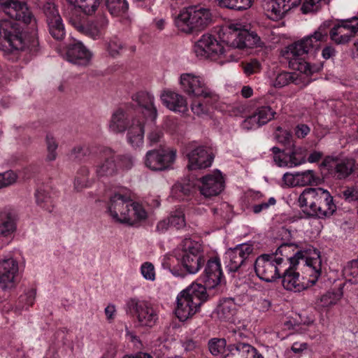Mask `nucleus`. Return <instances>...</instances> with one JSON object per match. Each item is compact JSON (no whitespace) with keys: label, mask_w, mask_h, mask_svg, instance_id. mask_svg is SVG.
<instances>
[{"label":"nucleus","mask_w":358,"mask_h":358,"mask_svg":"<svg viewBox=\"0 0 358 358\" xmlns=\"http://www.w3.org/2000/svg\"><path fill=\"white\" fill-rule=\"evenodd\" d=\"M4 13L10 18L0 21V51L9 59L24 53L27 59L37 56L40 44L34 29L36 20L24 0H0Z\"/></svg>","instance_id":"f257e3e1"},{"label":"nucleus","mask_w":358,"mask_h":358,"mask_svg":"<svg viewBox=\"0 0 358 358\" xmlns=\"http://www.w3.org/2000/svg\"><path fill=\"white\" fill-rule=\"evenodd\" d=\"M133 103L119 108L112 115L109 124L110 131L122 133L127 129V142L133 148L143 144L145 125L155 124L157 115L154 106V96L148 92L141 91L132 96Z\"/></svg>","instance_id":"f03ea898"},{"label":"nucleus","mask_w":358,"mask_h":358,"mask_svg":"<svg viewBox=\"0 0 358 358\" xmlns=\"http://www.w3.org/2000/svg\"><path fill=\"white\" fill-rule=\"evenodd\" d=\"M224 280L218 259L215 257L210 259L197 280L177 296L174 309L176 316L181 322L191 318L199 311L203 303L220 290Z\"/></svg>","instance_id":"7ed1b4c3"},{"label":"nucleus","mask_w":358,"mask_h":358,"mask_svg":"<svg viewBox=\"0 0 358 358\" xmlns=\"http://www.w3.org/2000/svg\"><path fill=\"white\" fill-rule=\"evenodd\" d=\"M224 45L228 48L244 49L262 47L264 43L255 31L240 29L234 24H230L220 27L216 36L203 34L195 43L194 52L200 59H220L219 62L222 64V59L225 57L226 51Z\"/></svg>","instance_id":"20e7f679"},{"label":"nucleus","mask_w":358,"mask_h":358,"mask_svg":"<svg viewBox=\"0 0 358 358\" xmlns=\"http://www.w3.org/2000/svg\"><path fill=\"white\" fill-rule=\"evenodd\" d=\"M333 26L332 21H325L313 34L289 45L282 51V55L288 61L289 67L306 74L319 72L322 66L312 64L306 60V57L311 52L315 53L320 43L327 41Z\"/></svg>","instance_id":"39448f33"},{"label":"nucleus","mask_w":358,"mask_h":358,"mask_svg":"<svg viewBox=\"0 0 358 358\" xmlns=\"http://www.w3.org/2000/svg\"><path fill=\"white\" fill-rule=\"evenodd\" d=\"M74 6L75 11L69 17V22L79 32L96 40L105 34L108 20L99 9L102 0H67Z\"/></svg>","instance_id":"423d86ee"},{"label":"nucleus","mask_w":358,"mask_h":358,"mask_svg":"<svg viewBox=\"0 0 358 358\" xmlns=\"http://www.w3.org/2000/svg\"><path fill=\"white\" fill-rule=\"evenodd\" d=\"M224 188V180L220 171L202 177L197 185L191 182L176 184L172 189L173 196L180 201L200 204L212 196L220 194Z\"/></svg>","instance_id":"0eeeda50"},{"label":"nucleus","mask_w":358,"mask_h":358,"mask_svg":"<svg viewBox=\"0 0 358 358\" xmlns=\"http://www.w3.org/2000/svg\"><path fill=\"white\" fill-rule=\"evenodd\" d=\"M107 210L113 219L120 224H135L146 220L148 212L145 206L131 198L129 190L124 187L110 192Z\"/></svg>","instance_id":"6e6552de"},{"label":"nucleus","mask_w":358,"mask_h":358,"mask_svg":"<svg viewBox=\"0 0 358 358\" xmlns=\"http://www.w3.org/2000/svg\"><path fill=\"white\" fill-rule=\"evenodd\" d=\"M180 84L182 90L193 97L191 109L194 115H207L217 108L219 96L206 85L202 78L183 73L180 76Z\"/></svg>","instance_id":"1a4fd4ad"},{"label":"nucleus","mask_w":358,"mask_h":358,"mask_svg":"<svg viewBox=\"0 0 358 358\" xmlns=\"http://www.w3.org/2000/svg\"><path fill=\"white\" fill-rule=\"evenodd\" d=\"M254 245L245 243L228 249L223 257L225 268L236 286L247 283L252 275Z\"/></svg>","instance_id":"9d476101"},{"label":"nucleus","mask_w":358,"mask_h":358,"mask_svg":"<svg viewBox=\"0 0 358 358\" xmlns=\"http://www.w3.org/2000/svg\"><path fill=\"white\" fill-rule=\"evenodd\" d=\"M299 202L301 208H306L304 211L312 217H329L336 210L329 192L321 187L305 189L299 196Z\"/></svg>","instance_id":"9b49d317"},{"label":"nucleus","mask_w":358,"mask_h":358,"mask_svg":"<svg viewBox=\"0 0 358 358\" xmlns=\"http://www.w3.org/2000/svg\"><path fill=\"white\" fill-rule=\"evenodd\" d=\"M272 254L275 257L283 258L284 267L287 264L292 267L301 265L313 266V268H318V266H322L320 252L311 245L299 249L294 244L284 243Z\"/></svg>","instance_id":"f8f14e48"},{"label":"nucleus","mask_w":358,"mask_h":358,"mask_svg":"<svg viewBox=\"0 0 358 358\" xmlns=\"http://www.w3.org/2000/svg\"><path fill=\"white\" fill-rule=\"evenodd\" d=\"M280 134L276 135L277 141L285 146L280 150L278 147L271 148L273 160L280 167L291 168L300 165L306 162L307 150L300 146H296L293 141V136L289 131L278 129Z\"/></svg>","instance_id":"ddd939ff"},{"label":"nucleus","mask_w":358,"mask_h":358,"mask_svg":"<svg viewBox=\"0 0 358 358\" xmlns=\"http://www.w3.org/2000/svg\"><path fill=\"white\" fill-rule=\"evenodd\" d=\"M215 257L218 259L222 266L220 259L217 256L210 257L208 259H206L203 255V246L197 241L185 238L179 245L178 258L182 276L186 274L196 273L205 264L207 265L210 259Z\"/></svg>","instance_id":"4468645a"},{"label":"nucleus","mask_w":358,"mask_h":358,"mask_svg":"<svg viewBox=\"0 0 358 358\" xmlns=\"http://www.w3.org/2000/svg\"><path fill=\"white\" fill-rule=\"evenodd\" d=\"M99 155V162L95 166L97 177L112 176L118 170L127 171L134 164V159L130 154L115 155L113 150L108 147L97 149Z\"/></svg>","instance_id":"2eb2a0df"},{"label":"nucleus","mask_w":358,"mask_h":358,"mask_svg":"<svg viewBox=\"0 0 358 358\" xmlns=\"http://www.w3.org/2000/svg\"><path fill=\"white\" fill-rule=\"evenodd\" d=\"M127 313L140 327H153L159 320V306L151 301L131 298L126 303Z\"/></svg>","instance_id":"dca6fc26"},{"label":"nucleus","mask_w":358,"mask_h":358,"mask_svg":"<svg viewBox=\"0 0 358 358\" xmlns=\"http://www.w3.org/2000/svg\"><path fill=\"white\" fill-rule=\"evenodd\" d=\"M211 21L209 9L191 6L180 11L176 23L180 31L194 34L204 29Z\"/></svg>","instance_id":"f3484780"},{"label":"nucleus","mask_w":358,"mask_h":358,"mask_svg":"<svg viewBox=\"0 0 358 358\" xmlns=\"http://www.w3.org/2000/svg\"><path fill=\"white\" fill-rule=\"evenodd\" d=\"M306 266L310 272L309 278L304 276L300 278V274L296 271L299 269V266L292 267L289 266L287 268L282 269L283 272H281L280 278H282V285L286 290L299 292L313 286L316 283L321 275L322 266H318V268L316 267L313 268V266Z\"/></svg>","instance_id":"a211bd4d"},{"label":"nucleus","mask_w":358,"mask_h":358,"mask_svg":"<svg viewBox=\"0 0 358 358\" xmlns=\"http://www.w3.org/2000/svg\"><path fill=\"white\" fill-rule=\"evenodd\" d=\"M283 258L272 253L262 254L253 260L252 272L262 280L272 282L280 278L283 266Z\"/></svg>","instance_id":"6ab92c4d"},{"label":"nucleus","mask_w":358,"mask_h":358,"mask_svg":"<svg viewBox=\"0 0 358 358\" xmlns=\"http://www.w3.org/2000/svg\"><path fill=\"white\" fill-rule=\"evenodd\" d=\"M20 278L19 264L15 259L9 257L0 259V299H5L9 296V294L1 295V293H9L15 289Z\"/></svg>","instance_id":"aec40b11"},{"label":"nucleus","mask_w":358,"mask_h":358,"mask_svg":"<svg viewBox=\"0 0 358 358\" xmlns=\"http://www.w3.org/2000/svg\"><path fill=\"white\" fill-rule=\"evenodd\" d=\"M176 158V150L169 147L147 152L144 163L152 171H162L172 167Z\"/></svg>","instance_id":"412c9836"},{"label":"nucleus","mask_w":358,"mask_h":358,"mask_svg":"<svg viewBox=\"0 0 358 358\" xmlns=\"http://www.w3.org/2000/svg\"><path fill=\"white\" fill-rule=\"evenodd\" d=\"M189 170L206 169L211 166L214 156L212 150L204 145H189L185 151Z\"/></svg>","instance_id":"4be33fe9"},{"label":"nucleus","mask_w":358,"mask_h":358,"mask_svg":"<svg viewBox=\"0 0 358 358\" xmlns=\"http://www.w3.org/2000/svg\"><path fill=\"white\" fill-rule=\"evenodd\" d=\"M43 10L46 17L48 31L57 41H62L66 36V29L57 8L52 2H45Z\"/></svg>","instance_id":"5701e85b"},{"label":"nucleus","mask_w":358,"mask_h":358,"mask_svg":"<svg viewBox=\"0 0 358 358\" xmlns=\"http://www.w3.org/2000/svg\"><path fill=\"white\" fill-rule=\"evenodd\" d=\"M301 0H265L263 9L265 15L273 21L282 20L292 8L298 6Z\"/></svg>","instance_id":"b1692460"},{"label":"nucleus","mask_w":358,"mask_h":358,"mask_svg":"<svg viewBox=\"0 0 358 358\" xmlns=\"http://www.w3.org/2000/svg\"><path fill=\"white\" fill-rule=\"evenodd\" d=\"M66 58L75 65L85 66L90 63L92 53L83 43L75 41L67 45Z\"/></svg>","instance_id":"393cba45"},{"label":"nucleus","mask_w":358,"mask_h":358,"mask_svg":"<svg viewBox=\"0 0 358 358\" xmlns=\"http://www.w3.org/2000/svg\"><path fill=\"white\" fill-rule=\"evenodd\" d=\"M225 352L223 358H264L255 347L240 341L229 344Z\"/></svg>","instance_id":"a878e982"},{"label":"nucleus","mask_w":358,"mask_h":358,"mask_svg":"<svg viewBox=\"0 0 358 358\" xmlns=\"http://www.w3.org/2000/svg\"><path fill=\"white\" fill-rule=\"evenodd\" d=\"M57 197L58 192L48 184L40 185L35 192L37 205L49 213L53 210Z\"/></svg>","instance_id":"bb28decb"},{"label":"nucleus","mask_w":358,"mask_h":358,"mask_svg":"<svg viewBox=\"0 0 358 358\" xmlns=\"http://www.w3.org/2000/svg\"><path fill=\"white\" fill-rule=\"evenodd\" d=\"M161 99L169 109L181 113L187 114L188 106L186 99L171 90H164L161 95Z\"/></svg>","instance_id":"cd10ccee"},{"label":"nucleus","mask_w":358,"mask_h":358,"mask_svg":"<svg viewBox=\"0 0 358 358\" xmlns=\"http://www.w3.org/2000/svg\"><path fill=\"white\" fill-rule=\"evenodd\" d=\"M294 70L299 71L301 74L300 75L296 72L291 73L287 71H282L277 75L273 84L274 87L276 88H281L291 83H293L296 85H300L302 84V79H303V76H310L314 73H313L311 74H306L305 73L301 72L299 70Z\"/></svg>","instance_id":"c85d7f7f"},{"label":"nucleus","mask_w":358,"mask_h":358,"mask_svg":"<svg viewBox=\"0 0 358 358\" xmlns=\"http://www.w3.org/2000/svg\"><path fill=\"white\" fill-rule=\"evenodd\" d=\"M216 311L220 320L232 322L236 313V304L231 298L222 299L220 300Z\"/></svg>","instance_id":"c756f323"},{"label":"nucleus","mask_w":358,"mask_h":358,"mask_svg":"<svg viewBox=\"0 0 358 358\" xmlns=\"http://www.w3.org/2000/svg\"><path fill=\"white\" fill-rule=\"evenodd\" d=\"M353 36L345 23L341 20L339 23L334 24L330 30V38L338 45L349 43Z\"/></svg>","instance_id":"7c9ffc66"},{"label":"nucleus","mask_w":358,"mask_h":358,"mask_svg":"<svg viewBox=\"0 0 358 358\" xmlns=\"http://www.w3.org/2000/svg\"><path fill=\"white\" fill-rule=\"evenodd\" d=\"M36 295V288L31 287L25 289L16 300L13 308L14 312L16 314H21L23 310H27L30 307L33 306L35 303Z\"/></svg>","instance_id":"2f4dec72"},{"label":"nucleus","mask_w":358,"mask_h":358,"mask_svg":"<svg viewBox=\"0 0 358 358\" xmlns=\"http://www.w3.org/2000/svg\"><path fill=\"white\" fill-rule=\"evenodd\" d=\"M178 253L179 247L173 254L165 255L162 259V266L164 269L171 271L176 276H182Z\"/></svg>","instance_id":"473e14b6"},{"label":"nucleus","mask_w":358,"mask_h":358,"mask_svg":"<svg viewBox=\"0 0 358 358\" xmlns=\"http://www.w3.org/2000/svg\"><path fill=\"white\" fill-rule=\"evenodd\" d=\"M101 147V146L90 148L85 145H78L71 150V156L78 161H85L87 160L88 158L96 157L98 160L97 164L99 162V155L97 152V149Z\"/></svg>","instance_id":"72a5a7b5"},{"label":"nucleus","mask_w":358,"mask_h":358,"mask_svg":"<svg viewBox=\"0 0 358 358\" xmlns=\"http://www.w3.org/2000/svg\"><path fill=\"white\" fill-rule=\"evenodd\" d=\"M355 169V162L354 159H344L336 163L334 169V176L339 179H345L350 176Z\"/></svg>","instance_id":"f704fd0d"},{"label":"nucleus","mask_w":358,"mask_h":358,"mask_svg":"<svg viewBox=\"0 0 358 358\" xmlns=\"http://www.w3.org/2000/svg\"><path fill=\"white\" fill-rule=\"evenodd\" d=\"M296 178L297 186L317 185L320 181V178L312 170L296 172Z\"/></svg>","instance_id":"c9c22d12"},{"label":"nucleus","mask_w":358,"mask_h":358,"mask_svg":"<svg viewBox=\"0 0 358 358\" xmlns=\"http://www.w3.org/2000/svg\"><path fill=\"white\" fill-rule=\"evenodd\" d=\"M90 171L87 166H81L77 172L74 180V187L77 191L91 185L92 180L90 178Z\"/></svg>","instance_id":"e433bc0d"},{"label":"nucleus","mask_w":358,"mask_h":358,"mask_svg":"<svg viewBox=\"0 0 358 358\" xmlns=\"http://www.w3.org/2000/svg\"><path fill=\"white\" fill-rule=\"evenodd\" d=\"M106 6L110 13L114 16L124 14L129 9L127 0H106Z\"/></svg>","instance_id":"4c0bfd02"},{"label":"nucleus","mask_w":358,"mask_h":358,"mask_svg":"<svg viewBox=\"0 0 358 358\" xmlns=\"http://www.w3.org/2000/svg\"><path fill=\"white\" fill-rule=\"evenodd\" d=\"M254 0H218V5L236 10H243L251 7Z\"/></svg>","instance_id":"58836bf2"},{"label":"nucleus","mask_w":358,"mask_h":358,"mask_svg":"<svg viewBox=\"0 0 358 358\" xmlns=\"http://www.w3.org/2000/svg\"><path fill=\"white\" fill-rule=\"evenodd\" d=\"M276 199L274 197L263 199L252 206V210L255 214L267 213L275 208Z\"/></svg>","instance_id":"ea45409f"},{"label":"nucleus","mask_w":358,"mask_h":358,"mask_svg":"<svg viewBox=\"0 0 358 358\" xmlns=\"http://www.w3.org/2000/svg\"><path fill=\"white\" fill-rule=\"evenodd\" d=\"M19 221V215L16 210L10 207L0 210V224H16Z\"/></svg>","instance_id":"a19ab883"},{"label":"nucleus","mask_w":358,"mask_h":358,"mask_svg":"<svg viewBox=\"0 0 358 358\" xmlns=\"http://www.w3.org/2000/svg\"><path fill=\"white\" fill-rule=\"evenodd\" d=\"M255 113L258 117L259 122L263 125L271 120L275 115V112L269 106H258Z\"/></svg>","instance_id":"79ce46f5"},{"label":"nucleus","mask_w":358,"mask_h":358,"mask_svg":"<svg viewBox=\"0 0 358 358\" xmlns=\"http://www.w3.org/2000/svg\"><path fill=\"white\" fill-rule=\"evenodd\" d=\"M48 154L45 160L52 162L56 159L57 153L56 152L58 148V143L51 134H48L45 138Z\"/></svg>","instance_id":"37998d69"},{"label":"nucleus","mask_w":358,"mask_h":358,"mask_svg":"<svg viewBox=\"0 0 358 358\" xmlns=\"http://www.w3.org/2000/svg\"><path fill=\"white\" fill-rule=\"evenodd\" d=\"M342 292L339 290L336 292H327L320 298V303L323 307H329L335 305L342 297Z\"/></svg>","instance_id":"c03bdc74"},{"label":"nucleus","mask_w":358,"mask_h":358,"mask_svg":"<svg viewBox=\"0 0 358 358\" xmlns=\"http://www.w3.org/2000/svg\"><path fill=\"white\" fill-rule=\"evenodd\" d=\"M124 48V43L117 36H112L107 45V50L113 57L120 55V51Z\"/></svg>","instance_id":"a18cd8bd"},{"label":"nucleus","mask_w":358,"mask_h":358,"mask_svg":"<svg viewBox=\"0 0 358 358\" xmlns=\"http://www.w3.org/2000/svg\"><path fill=\"white\" fill-rule=\"evenodd\" d=\"M208 349L210 353L214 355H218L227 350V342L224 338H212L208 341Z\"/></svg>","instance_id":"49530a36"},{"label":"nucleus","mask_w":358,"mask_h":358,"mask_svg":"<svg viewBox=\"0 0 358 358\" xmlns=\"http://www.w3.org/2000/svg\"><path fill=\"white\" fill-rule=\"evenodd\" d=\"M16 225H0V240L3 244H8L13 238Z\"/></svg>","instance_id":"de8ad7c7"},{"label":"nucleus","mask_w":358,"mask_h":358,"mask_svg":"<svg viewBox=\"0 0 358 358\" xmlns=\"http://www.w3.org/2000/svg\"><path fill=\"white\" fill-rule=\"evenodd\" d=\"M330 0H304L301 6L303 13H308L312 11H317L322 1L328 3Z\"/></svg>","instance_id":"09e8293b"},{"label":"nucleus","mask_w":358,"mask_h":358,"mask_svg":"<svg viewBox=\"0 0 358 358\" xmlns=\"http://www.w3.org/2000/svg\"><path fill=\"white\" fill-rule=\"evenodd\" d=\"M141 273L143 278L148 280H155V270L154 265L148 262H144L141 266Z\"/></svg>","instance_id":"8fccbe9b"},{"label":"nucleus","mask_w":358,"mask_h":358,"mask_svg":"<svg viewBox=\"0 0 358 358\" xmlns=\"http://www.w3.org/2000/svg\"><path fill=\"white\" fill-rule=\"evenodd\" d=\"M17 178V174L13 171L0 173V189L14 183Z\"/></svg>","instance_id":"3c124183"},{"label":"nucleus","mask_w":358,"mask_h":358,"mask_svg":"<svg viewBox=\"0 0 358 358\" xmlns=\"http://www.w3.org/2000/svg\"><path fill=\"white\" fill-rule=\"evenodd\" d=\"M262 124L259 122L258 117L254 113L252 115L248 116L243 122L242 127L245 130L256 129L262 126Z\"/></svg>","instance_id":"603ef678"},{"label":"nucleus","mask_w":358,"mask_h":358,"mask_svg":"<svg viewBox=\"0 0 358 358\" xmlns=\"http://www.w3.org/2000/svg\"><path fill=\"white\" fill-rule=\"evenodd\" d=\"M243 69L247 76H250L259 71L260 64L257 60L253 59L250 62L243 64Z\"/></svg>","instance_id":"864d4df0"},{"label":"nucleus","mask_w":358,"mask_h":358,"mask_svg":"<svg viewBox=\"0 0 358 358\" xmlns=\"http://www.w3.org/2000/svg\"><path fill=\"white\" fill-rule=\"evenodd\" d=\"M163 131L159 128L155 127L154 129H152L148 136V139L150 145H153L159 142L161 138L163 137Z\"/></svg>","instance_id":"5fc2aeb1"},{"label":"nucleus","mask_w":358,"mask_h":358,"mask_svg":"<svg viewBox=\"0 0 358 358\" xmlns=\"http://www.w3.org/2000/svg\"><path fill=\"white\" fill-rule=\"evenodd\" d=\"M167 224H185V215L181 210L175 211L171 216Z\"/></svg>","instance_id":"6e6d98bb"},{"label":"nucleus","mask_w":358,"mask_h":358,"mask_svg":"<svg viewBox=\"0 0 358 358\" xmlns=\"http://www.w3.org/2000/svg\"><path fill=\"white\" fill-rule=\"evenodd\" d=\"M345 23L348 26L353 37L358 33V17H353L347 20H344Z\"/></svg>","instance_id":"4d7b16f0"},{"label":"nucleus","mask_w":358,"mask_h":358,"mask_svg":"<svg viewBox=\"0 0 358 358\" xmlns=\"http://www.w3.org/2000/svg\"><path fill=\"white\" fill-rule=\"evenodd\" d=\"M182 347L187 352L194 351L198 347V343L191 338L186 337L182 341Z\"/></svg>","instance_id":"13d9d810"},{"label":"nucleus","mask_w":358,"mask_h":358,"mask_svg":"<svg viewBox=\"0 0 358 358\" xmlns=\"http://www.w3.org/2000/svg\"><path fill=\"white\" fill-rule=\"evenodd\" d=\"M295 135L299 138H305L310 132V128L304 124H298L295 129Z\"/></svg>","instance_id":"bf43d9fd"},{"label":"nucleus","mask_w":358,"mask_h":358,"mask_svg":"<svg viewBox=\"0 0 358 358\" xmlns=\"http://www.w3.org/2000/svg\"><path fill=\"white\" fill-rule=\"evenodd\" d=\"M345 200L355 201L358 200V191L355 188H348L343 192Z\"/></svg>","instance_id":"052dcab7"},{"label":"nucleus","mask_w":358,"mask_h":358,"mask_svg":"<svg viewBox=\"0 0 358 358\" xmlns=\"http://www.w3.org/2000/svg\"><path fill=\"white\" fill-rule=\"evenodd\" d=\"M336 51L334 46L327 45L322 50V56L324 59H329L335 57Z\"/></svg>","instance_id":"680f3d73"},{"label":"nucleus","mask_w":358,"mask_h":358,"mask_svg":"<svg viewBox=\"0 0 358 358\" xmlns=\"http://www.w3.org/2000/svg\"><path fill=\"white\" fill-rule=\"evenodd\" d=\"M308 347L307 343L294 342L291 347V350L295 354H301L307 350Z\"/></svg>","instance_id":"e2e57ef3"},{"label":"nucleus","mask_w":358,"mask_h":358,"mask_svg":"<svg viewBox=\"0 0 358 358\" xmlns=\"http://www.w3.org/2000/svg\"><path fill=\"white\" fill-rule=\"evenodd\" d=\"M296 172L290 173H286L283 176V181L287 185L291 186H297L295 182H296Z\"/></svg>","instance_id":"0e129e2a"},{"label":"nucleus","mask_w":358,"mask_h":358,"mask_svg":"<svg viewBox=\"0 0 358 358\" xmlns=\"http://www.w3.org/2000/svg\"><path fill=\"white\" fill-rule=\"evenodd\" d=\"M287 225L282 226L280 228V234L279 236L282 240H289L291 238L294 237V231H292L290 229L286 227Z\"/></svg>","instance_id":"69168bd1"},{"label":"nucleus","mask_w":358,"mask_h":358,"mask_svg":"<svg viewBox=\"0 0 358 358\" xmlns=\"http://www.w3.org/2000/svg\"><path fill=\"white\" fill-rule=\"evenodd\" d=\"M115 313V306L113 304L108 305L105 308V315L109 322H111L114 319Z\"/></svg>","instance_id":"338daca9"},{"label":"nucleus","mask_w":358,"mask_h":358,"mask_svg":"<svg viewBox=\"0 0 358 358\" xmlns=\"http://www.w3.org/2000/svg\"><path fill=\"white\" fill-rule=\"evenodd\" d=\"M348 272L353 278H358V259L350 262V267Z\"/></svg>","instance_id":"774afa93"}]
</instances>
